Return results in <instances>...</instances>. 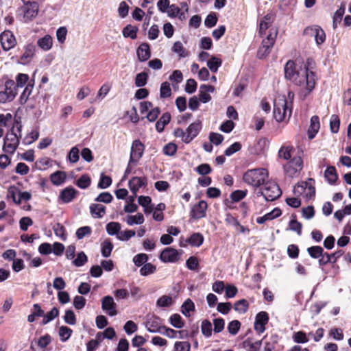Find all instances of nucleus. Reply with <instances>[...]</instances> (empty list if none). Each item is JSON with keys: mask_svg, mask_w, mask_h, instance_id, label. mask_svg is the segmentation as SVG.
<instances>
[{"mask_svg": "<svg viewBox=\"0 0 351 351\" xmlns=\"http://www.w3.org/2000/svg\"><path fill=\"white\" fill-rule=\"evenodd\" d=\"M284 71L285 78L295 85L301 86L306 83L308 93L314 89L316 84L315 74L313 71H308L307 67L297 69L295 62L290 60L285 64Z\"/></svg>", "mask_w": 351, "mask_h": 351, "instance_id": "f257e3e1", "label": "nucleus"}, {"mask_svg": "<svg viewBox=\"0 0 351 351\" xmlns=\"http://www.w3.org/2000/svg\"><path fill=\"white\" fill-rule=\"evenodd\" d=\"M22 124L20 118L15 119L12 128L8 131L4 138L3 150L13 154L16 150L21 138Z\"/></svg>", "mask_w": 351, "mask_h": 351, "instance_id": "f03ea898", "label": "nucleus"}, {"mask_svg": "<svg viewBox=\"0 0 351 351\" xmlns=\"http://www.w3.org/2000/svg\"><path fill=\"white\" fill-rule=\"evenodd\" d=\"M292 113V101H288L285 96L278 97L274 101V117L278 122L289 119Z\"/></svg>", "mask_w": 351, "mask_h": 351, "instance_id": "7ed1b4c3", "label": "nucleus"}, {"mask_svg": "<svg viewBox=\"0 0 351 351\" xmlns=\"http://www.w3.org/2000/svg\"><path fill=\"white\" fill-rule=\"evenodd\" d=\"M267 172L265 169L247 170L243 176L244 182L253 187H258L264 184L267 178Z\"/></svg>", "mask_w": 351, "mask_h": 351, "instance_id": "20e7f679", "label": "nucleus"}, {"mask_svg": "<svg viewBox=\"0 0 351 351\" xmlns=\"http://www.w3.org/2000/svg\"><path fill=\"white\" fill-rule=\"evenodd\" d=\"M18 90L13 80L8 79L4 83V88L0 90V103L5 104L14 99Z\"/></svg>", "mask_w": 351, "mask_h": 351, "instance_id": "39448f33", "label": "nucleus"}, {"mask_svg": "<svg viewBox=\"0 0 351 351\" xmlns=\"http://www.w3.org/2000/svg\"><path fill=\"white\" fill-rule=\"evenodd\" d=\"M276 36L277 32L271 33L270 32L267 36L263 40L256 53L258 59H263L271 53V50L275 44Z\"/></svg>", "mask_w": 351, "mask_h": 351, "instance_id": "423d86ee", "label": "nucleus"}, {"mask_svg": "<svg viewBox=\"0 0 351 351\" xmlns=\"http://www.w3.org/2000/svg\"><path fill=\"white\" fill-rule=\"evenodd\" d=\"M264 184L265 186L262 189L261 194L267 201H274L282 195V191L277 183L267 182Z\"/></svg>", "mask_w": 351, "mask_h": 351, "instance_id": "0eeeda50", "label": "nucleus"}, {"mask_svg": "<svg viewBox=\"0 0 351 351\" xmlns=\"http://www.w3.org/2000/svg\"><path fill=\"white\" fill-rule=\"evenodd\" d=\"M303 161L300 156H294L284 166L283 169L287 176L293 178L302 169Z\"/></svg>", "mask_w": 351, "mask_h": 351, "instance_id": "6e6552de", "label": "nucleus"}, {"mask_svg": "<svg viewBox=\"0 0 351 351\" xmlns=\"http://www.w3.org/2000/svg\"><path fill=\"white\" fill-rule=\"evenodd\" d=\"M145 151V145L139 140L133 141L131 146L129 164H134L138 162L143 157Z\"/></svg>", "mask_w": 351, "mask_h": 351, "instance_id": "1a4fd4ad", "label": "nucleus"}, {"mask_svg": "<svg viewBox=\"0 0 351 351\" xmlns=\"http://www.w3.org/2000/svg\"><path fill=\"white\" fill-rule=\"evenodd\" d=\"M0 42L2 48L6 51L14 48L16 45L15 36L13 33L9 30L4 31L0 35Z\"/></svg>", "mask_w": 351, "mask_h": 351, "instance_id": "9d476101", "label": "nucleus"}, {"mask_svg": "<svg viewBox=\"0 0 351 351\" xmlns=\"http://www.w3.org/2000/svg\"><path fill=\"white\" fill-rule=\"evenodd\" d=\"M269 315L266 311H261L256 315L254 322V330L258 333H263L265 330V326L269 322Z\"/></svg>", "mask_w": 351, "mask_h": 351, "instance_id": "9b49d317", "label": "nucleus"}, {"mask_svg": "<svg viewBox=\"0 0 351 351\" xmlns=\"http://www.w3.org/2000/svg\"><path fill=\"white\" fill-rule=\"evenodd\" d=\"M304 35H315V40L317 45L323 44L326 40V34L319 26L306 27L303 31Z\"/></svg>", "mask_w": 351, "mask_h": 351, "instance_id": "f8f14e48", "label": "nucleus"}, {"mask_svg": "<svg viewBox=\"0 0 351 351\" xmlns=\"http://www.w3.org/2000/svg\"><path fill=\"white\" fill-rule=\"evenodd\" d=\"M163 326L162 319L158 316L153 315L145 322L147 330L152 333L162 332Z\"/></svg>", "mask_w": 351, "mask_h": 351, "instance_id": "ddd939ff", "label": "nucleus"}, {"mask_svg": "<svg viewBox=\"0 0 351 351\" xmlns=\"http://www.w3.org/2000/svg\"><path fill=\"white\" fill-rule=\"evenodd\" d=\"M179 258L178 250L172 247L165 248L160 254V259L164 263H175Z\"/></svg>", "mask_w": 351, "mask_h": 351, "instance_id": "4468645a", "label": "nucleus"}, {"mask_svg": "<svg viewBox=\"0 0 351 351\" xmlns=\"http://www.w3.org/2000/svg\"><path fill=\"white\" fill-rule=\"evenodd\" d=\"M117 304L114 302L113 298L110 295L105 296L101 300V308L106 311L108 315L114 316L117 314L116 309Z\"/></svg>", "mask_w": 351, "mask_h": 351, "instance_id": "2eb2a0df", "label": "nucleus"}, {"mask_svg": "<svg viewBox=\"0 0 351 351\" xmlns=\"http://www.w3.org/2000/svg\"><path fill=\"white\" fill-rule=\"evenodd\" d=\"M208 208L206 202L204 200L199 201L195 204L191 210V217L195 219H199L206 216V211Z\"/></svg>", "mask_w": 351, "mask_h": 351, "instance_id": "dca6fc26", "label": "nucleus"}, {"mask_svg": "<svg viewBox=\"0 0 351 351\" xmlns=\"http://www.w3.org/2000/svg\"><path fill=\"white\" fill-rule=\"evenodd\" d=\"M147 179L146 177H133L128 182V186L132 193L136 195L140 188L146 186Z\"/></svg>", "mask_w": 351, "mask_h": 351, "instance_id": "f3484780", "label": "nucleus"}, {"mask_svg": "<svg viewBox=\"0 0 351 351\" xmlns=\"http://www.w3.org/2000/svg\"><path fill=\"white\" fill-rule=\"evenodd\" d=\"M78 191L73 186H67L60 193L59 198L63 203L72 202L77 196Z\"/></svg>", "mask_w": 351, "mask_h": 351, "instance_id": "a211bd4d", "label": "nucleus"}, {"mask_svg": "<svg viewBox=\"0 0 351 351\" xmlns=\"http://www.w3.org/2000/svg\"><path fill=\"white\" fill-rule=\"evenodd\" d=\"M36 51V46L32 44H27L25 47V51L20 58V62L23 64H28L33 57L34 56Z\"/></svg>", "mask_w": 351, "mask_h": 351, "instance_id": "6ab92c4d", "label": "nucleus"}, {"mask_svg": "<svg viewBox=\"0 0 351 351\" xmlns=\"http://www.w3.org/2000/svg\"><path fill=\"white\" fill-rule=\"evenodd\" d=\"M201 130L202 123L200 121H196L190 124L186 129L187 136L186 140L189 141V143H190L198 135Z\"/></svg>", "mask_w": 351, "mask_h": 351, "instance_id": "aec40b11", "label": "nucleus"}, {"mask_svg": "<svg viewBox=\"0 0 351 351\" xmlns=\"http://www.w3.org/2000/svg\"><path fill=\"white\" fill-rule=\"evenodd\" d=\"M24 12V18L27 21H30L35 18L38 14V3L34 4H24L23 7Z\"/></svg>", "mask_w": 351, "mask_h": 351, "instance_id": "412c9836", "label": "nucleus"}, {"mask_svg": "<svg viewBox=\"0 0 351 351\" xmlns=\"http://www.w3.org/2000/svg\"><path fill=\"white\" fill-rule=\"evenodd\" d=\"M136 53L141 62L147 60L151 56L149 45L147 43H142L137 48Z\"/></svg>", "mask_w": 351, "mask_h": 351, "instance_id": "4be33fe9", "label": "nucleus"}, {"mask_svg": "<svg viewBox=\"0 0 351 351\" xmlns=\"http://www.w3.org/2000/svg\"><path fill=\"white\" fill-rule=\"evenodd\" d=\"M320 128L319 118L317 115H314L311 118L310 125L308 129V137L313 139Z\"/></svg>", "mask_w": 351, "mask_h": 351, "instance_id": "5701e85b", "label": "nucleus"}, {"mask_svg": "<svg viewBox=\"0 0 351 351\" xmlns=\"http://www.w3.org/2000/svg\"><path fill=\"white\" fill-rule=\"evenodd\" d=\"M215 88L211 85L202 84L199 87V100L203 103H207L211 99L209 92H213Z\"/></svg>", "mask_w": 351, "mask_h": 351, "instance_id": "b1692460", "label": "nucleus"}, {"mask_svg": "<svg viewBox=\"0 0 351 351\" xmlns=\"http://www.w3.org/2000/svg\"><path fill=\"white\" fill-rule=\"evenodd\" d=\"M273 23V15L267 14L261 21L259 23L258 34L263 36L266 33V30L271 26Z\"/></svg>", "mask_w": 351, "mask_h": 351, "instance_id": "393cba45", "label": "nucleus"}, {"mask_svg": "<svg viewBox=\"0 0 351 351\" xmlns=\"http://www.w3.org/2000/svg\"><path fill=\"white\" fill-rule=\"evenodd\" d=\"M66 179V173L62 171H56L50 175V180L55 186L62 184Z\"/></svg>", "mask_w": 351, "mask_h": 351, "instance_id": "a878e982", "label": "nucleus"}, {"mask_svg": "<svg viewBox=\"0 0 351 351\" xmlns=\"http://www.w3.org/2000/svg\"><path fill=\"white\" fill-rule=\"evenodd\" d=\"M324 177L330 184H335L338 179V174L334 166H329L324 171Z\"/></svg>", "mask_w": 351, "mask_h": 351, "instance_id": "bb28decb", "label": "nucleus"}, {"mask_svg": "<svg viewBox=\"0 0 351 351\" xmlns=\"http://www.w3.org/2000/svg\"><path fill=\"white\" fill-rule=\"evenodd\" d=\"M294 152V148L292 145H282L278 153V156L280 158H282L285 160H290L292 156V154Z\"/></svg>", "mask_w": 351, "mask_h": 351, "instance_id": "cd10ccee", "label": "nucleus"}, {"mask_svg": "<svg viewBox=\"0 0 351 351\" xmlns=\"http://www.w3.org/2000/svg\"><path fill=\"white\" fill-rule=\"evenodd\" d=\"M90 213L95 218H101L106 214V207L101 204H92L90 206Z\"/></svg>", "mask_w": 351, "mask_h": 351, "instance_id": "c85d7f7f", "label": "nucleus"}, {"mask_svg": "<svg viewBox=\"0 0 351 351\" xmlns=\"http://www.w3.org/2000/svg\"><path fill=\"white\" fill-rule=\"evenodd\" d=\"M38 46L44 51H49L53 45V39L50 35H45L44 37L39 38L37 41Z\"/></svg>", "mask_w": 351, "mask_h": 351, "instance_id": "c756f323", "label": "nucleus"}, {"mask_svg": "<svg viewBox=\"0 0 351 351\" xmlns=\"http://www.w3.org/2000/svg\"><path fill=\"white\" fill-rule=\"evenodd\" d=\"M171 121V114L167 112L162 114L160 119L156 123V130L158 132H163L165 125H167Z\"/></svg>", "mask_w": 351, "mask_h": 351, "instance_id": "7c9ffc66", "label": "nucleus"}, {"mask_svg": "<svg viewBox=\"0 0 351 351\" xmlns=\"http://www.w3.org/2000/svg\"><path fill=\"white\" fill-rule=\"evenodd\" d=\"M204 237L201 233L192 234L186 240V242L191 246L199 247L204 242Z\"/></svg>", "mask_w": 351, "mask_h": 351, "instance_id": "2f4dec72", "label": "nucleus"}, {"mask_svg": "<svg viewBox=\"0 0 351 351\" xmlns=\"http://www.w3.org/2000/svg\"><path fill=\"white\" fill-rule=\"evenodd\" d=\"M138 30V29L136 26L128 25L123 29L122 33L125 38L136 39L137 38Z\"/></svg>", "mask_w": 351, "mask_h": 351, "instance_id": "473e14b6", "label": "nucleus"}, {"mask_svg": "<svg viewBox=\"0 0 351 351\" xmlns=\"http://www.w3.org/2000/svg\"><path fill=\"white\" fill-rule=\"evenodd\" d=\"M172 51L177 53L180 58H186L189 55V52L183 47L180 41L174 43Z\"/></svg>", "mask_w": 351, "mask_h": 351, "instance_id": "72a5a7b5", "label": "nucleus"}, {"mask_svg": "<svg viewBox=\"0 0 351 351\" xmlns=\"http://www.w3.org/2000/svg\"><path fill=\"white\" fill-rule=\"evenodd\" d=\"M345 13V7L343 5H341L334 14L333 18H332V27L334 29H336L338 26V24H339L341 22L343 16Z\"/></svg>", "mask_w": 351, "mask_h": 351, "instance_id": "f704fd0d", "label": "nucleus"}, {"mask_svg": "<svg viewBox=\"0 0 351 351\" xmlns=\"http://www.w3.org/2000/svg\"><path fill=\"white\" fill-rule=\"evenodd\" d=\"M34 84L29 83L25 88L24 90L21 93L19 97V103L21 105H24L29 99V95L32 92Z\"/></svg>", "mask_w": 351, "mask_h": 351, "instance_id": "c9c22d12", "label": "nucleus"}, {"mask_svg": "<svg viewBox=\"0 0 351 351\" xmlns=\"http://www.w3.org/2000/svg\"><path fill=\"white\" fill-rule=\"evenodd\" d=\"M201 330L202 335L206 337H210L212 335V324L211 322L208 319H204L202 322L201 324Z\"/></svg>", "mask_w": 351, "mask_h": 351, "instance_id": "e433bc0d", "label": "nucleus"}, {"mask_svg": "<svg viewBox=\"0 0 351 351\" xmlns=\"http://www.w3.org/2000/svg\"><path fill=\"white\" fill-rule=\"evenodd\" d=\"M169 322L173 327L177 328H182L184 326V322L183 319L178 313H175L171 315L169 317Z\"/></svg>", "mask_w": 351, "mask_h": 351, "instance_id": "4c0bfd02", "label": "nucleus"}, {"mask_svg": "<svg viewBox=\"0 0 351 351\" xmlns=\"http://www.w3.org/2000/svg\"><path fill=\"white\" fill-rule=\"evenodd\" d=\"M59 315V310L56 307L52 308V309L48 312L46 315L44 314L43 319L42 320V324L45 325L49 322L54 319Z\"/></svg>", "mask_w": 351, "mask_h": 351, "instance_id": "58836bf2", "label": "nucleus"}, {"mask_svg": "<svg viewBox=\"0 0 351 351\" xmlns=\"http://www.w3.org/2000/svg\"><path fill=\"white\" fill-rule=\"evenodd\" d=\"M292 219L289 221V226L290 230L297 232L298 235L302 234V224L296 220V215H292Z\"/></svg>", "mask_w": 351, "mask_h": 351, "instance_id": "ea45409f", "label": "nucleus"}, {"mask_svg": "<svg viewBox=\"0 0 351 351\" xmlns=\"http://www.w3.org/2000/svg\"><path fill=\"white\" fill-rule=\"evenodd\" d=\"M248 308L249 303L245 299H241L234 304V309L239 313H244L247 311Z\"/></svg>", "mask_w": 351, "mask_h": 351, "instance_id": "a19ab883", "label": "nucleus"}, {"mask_svg": "<svg viewBox=\"0 0 351 351\" xmlns=\"http://www.w3.org/2000/svg\"><path fill=\"white\" fill-rule=\"evenodd\" d=\"M106 231L110 235H114L119 234L121 230V224L119 222H109L106 225Z\"/></svg>", "mask_w": 351, "mask_h": 351, "instance_id": "79ce46f5", "label": "nucleus"}, {"mask_svg": "<svg viewBox=\"0 0 351 351\" xmlns=\"http://www.w3.org/2000/svg\"><path fill=\"white\" fill-rule=\"evenodd\" d=\"M113 249V245L109 239L105 240L101 243V254L104 257H109Z\"/></svg>", "mask_w": 351, "mask_h": 351, "instance_id": "37998d69", "label": "nucleus"}, {"mask_svg": "<svg viewBox=\"0 0 351 351\" xmlns=\"http://www.w3.org/2000/svg\"><path fill=\"white\" fill-rule=\"evenodd\" d=\"M91 183V180L88 174H84L76 181V185L82 189H87Z\"/></svg>", "mask_w": 351, "mask_h": 351, "instance_id": "c03bdc74", "label": "nucleus"}, {"mask_svg": "<svg viewBox=\"0 0 351 351\" xmlns=\"http://www.w3.org/2000/svg\"><path fill=\"white\" fill-rule=\"evenodd\" d=\"M53 230L55 234L59 237L62 240L65 241L66 239V229L62 224L56 223L53 226Z\"/></svg>", "mask_w": 351, "mask_h": 351, "instance_id": "a18cd8bd", "label": "nucleus"}, {"mask_svg": "<svg viewBox=\"0 0 351 351\" xmlns=\"http://www.w3.org/2000/svg\"><path fill=\"white\" fill-rule=\"evenodd\" d=\"M127 223L130 226L134 224H142L144 222V217L142 213H138L136 215H129L127 218Z\"/></svg>", "mask_w": 351, "mask_h": 351, "instance_id": "49530a36", "label": "nucleus"}, {"mask_svg": "<svg viewBox=\"0 0 351 351\" xmlns=\"http://www.w3.org/2000/svg\"><path fill=\"white\" fill-rule=\"evenodd\" d=\"M72 332L73 330L70 328L65 326H60L59 328V336L60 337L61 341H67L71 336Z\"/></svg>", "mask_w": 351, "mask_h": 351, "instance_id": "de8ad7c7", "label": "nucleus"}, {"mask_svg": "<svg viewBox=\"0 0 351 351\" xmlns=\"http://www.w3.org/2000/svg\"><path fill=\"white\" fill-rule=\"evenodd\" d=\"M340 126V119L337 114H332L330 121V129L332 133H337Z\"/></svg>", "mask_w": 351, "mask_h": 351, "instance_id": "09e8293b", "label": "nucleus"}, {"mask_svg": "<svg viewBox=\"0 0 351 351\" xmlns=\"http://www.w3.org/2000/svg\"><path fill=\"white\" fill-rule=\"evenodd\" d=\"M148 74L146 72H141L138 73L135 77V85L137 87L144 86L147 82Z\"/></svg>", "mask_w": 351, "mask_h": 351, "instance_id": "8fccbe9b", "label": "nucleus"}, {"mask_svg": "<svg viewBox=\"0 0 351 351\" xmlns=\"http://www.w3.org/2000/svg\"><path fill=\"white\" fill-rule=\"evenodd\" d=\"M186 265L190 270L197 271L199 267V263L197 257L190 256L186 261Z\"/></svg>", "mask_w": 351, "mask_h": 351, "instance_id": "3c124183", "label": "nucleus"}, {"mask_svg": "<svg viewBox=\"0 0 351 351\" xmlns=\"http://www.w3.org/2000/svg\"><path fill=\"white\" fill-rule=\"evenodd\" d=\"M222 61L221 59L216 57H212L207 62V66L211 71L215 73L217 71L218 68L221 66Z\"/></svg>", "mask_w": 351, "mask_h": 351, "instance_id": "603ef678", "label": "nucleus"}, {"mask_svg": "<svg viewBox=\"0 0 351 351\" xmlns=\"http://www.w3.org/2000/svg\"><path fill=\"white\" fill-rule=\"evenodd\" d=\"M324 249L321 246L315 245L308 247V254L313 258H318L323 254Z\"/></svg>", "mask_w": 351, "mask_h": 351, "instance_id": "864d4df0", "label": "nucleus"}, {"mask_svg": "<svg viewBox=\"0 0 351 351\" xmlns=\"http://www.w3.org/2000/svg\"><path fill=\"white\" fill-rule=\"evenodd\" d=\"M156 271V266L149 263L144 264V265L140 269V274L141 276H146L147 275L154 274Z\"/></svg>", "mask_w": 351, "mask_h": 351, "instance_id": "5fc2aeb1", "label": "nucleus"}, {"mask_svg": "<svg viewBox=\"0 0 351 351\" xmlns=\"http://www.w3.org/2000/svg\"><path fill=\"white\" fill-rule=\"evenodd\" d=\"M217 20L218 19L216 13L210 12L205 19L204 25L206 27L211 28L216 25Z\"/></svg>", "mask_w": 351, "mask_h": 351, "instance_id": "6e6d98bb", "label": "nucleus"}, {"mask_svg": "<svg viewBox=\"0 0 351 351\" xmlns=\"http://www.w3.org/2000/svg\"><path fill=\"white\" fill-rule=\"evenodd\" d=\"M171 95V89L169 83L167 82L161 84L160 88V96L161 98H167Z\"/></svg>", "mask_w": 351, "mask_h": 351, "instance_id": "4d7b16f0", "label": "nucleus"}, {"mask_svg": "<svg viewBox=\"0 0 351 351\" xmlns=\"http://www.w3.org/2000/svg\"><path fill=\"white\" fill-rule=\"evenodd\" d=\"M195 310V304L191 299H187L182 305V313L187 316L189 313Z\"/></svg>", "mask_w": 351, "mask_h": 351, "instance_id": "13d9d810", "label": "nucleus"}, {"mask_svg": "<svg viewBox=\"0 0 351 351\" xmlns=\"http://www.w3.org/2000/svg\"><path fill=\"white\" fill-rule=\"evenodd\" d=\"M178 146L174 143H169L163 147L162 152L165 155L174 156L177 152Z\"/></svg>", "mask_w": 351, "mask_h": 351, "instance_id": "bf43d9fd", "label": "nucleus"}, {"mask_svg": "<svg viewBox=\"0 0 351 351\" xmlns=\"http://www.w3.org/2000/svg\"><path fill=\"white\" fill-rule=\"evenodd\" d=\"M148 255L144 253L138 254L133 258L134 263L136 266L140 267L145 264L148 261Z\"/></svg>", "mask_w": 351, "mask_h": 351, "instance_id": "052dcab7", "label": "nucleus"}, {"mask_svg": "<svg viewBox=\"0 0 351 351\" xmlns=\"http://www.w3.org/2000/svg\"><path fill=\"white\" fill-rule=\"evenodd\" d=\"M64 320L69 325H75L76 324V317L74 312L70 309L66 310Z\"/></svg>", "mask_w": 351, "mask_h": 351, "instance_id": "680f3d73", "label": "nucleus"}, {"mask_svg": "<svg viewBox=\"0 0 351 351\" xmlns=\"http://www.w3.org/2000/svg\"><path fill=\"white\" fill-rule=\"evenodd\" d=\"M112 184V178L110 176L101 173L98 183V187L100 189H106Z\"/></svg>", "mask_w": 351, "mask_h": 351, "instance_id": "e2e57ef3", "label": "nucleus"}, {"mask_svg": "<svg viewBox=\"0 0 351 351\" xmlns=\"http://www.w3.org/2000/svg\"><path fill=\"white\" fill-rule=\"evenodd\" d=\"M112 199H113V197L109 192H103V193H101L95 199V201L108 204V203H110L112 201Z\"/></svg>", "mask_w": 351, "mask_h": 351, "instance_id": "0e129e2a", "label": "nucleus"}, {"mask_svg": "<svg viewBox=\"0 0 351 351\" xmlns=\"http://www.w3.org/2000/svg\"><path fill=\"white\" fill-rule=\"evenodd\" d=\"M241 328V322L238 320L231 321L228 326V330L231 335H236L238 333Z\"/></svg>", "mask_w": 351, "mask_h": 351, "instance_id": "69168bd1", "label": "nucleus"}, {"mask_svg": "<svg viewBox=\"0 0 351 351\" xmlns=\"http://www.w3.org/2000/svg\"><path fill=\"white\" fill-rule=\"evenodd\" d=\"M247 195V191L236 190L230 194L232 202H237L243 199Z\"/></svg>", "mask_w": 351, "mask_h": 351, "instance_id": "338daca9", "label": "nucleus"}, {"mask_svg": "<svg viewBox=\"0 0 351 351\" xmlns=\"http://www.w3.org/2000/svg\"><path fill=\"white\" fill-rule=\"evenodd\" d=\"M191 344L187 341H177L174 344V351H190Z\"/></svg>", "mask_w": 351, "mask_h": 351, "instance_id": "774afa93", "label": "nucleus"}]
</instances>
